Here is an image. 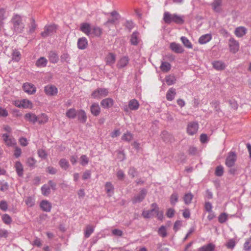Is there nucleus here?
Masks as SVG:
<instances>
[{"instance_id":"nucleus-57","label":"nucleus","mask_w":251,"mask_h":251,"mask_svg":"<svg viewBox=\"0 0 251 251\" xmlns=\"http://www.w3.org/2000/svg\"><path fill=\"white\" fill-rule=\"evenodd\" d=\"M36 27V25L35 23V20L33 19L31 20V25L29 30V32L32 33L34 32Z\"/></svg>"},{"instance_id":"nucleus-60","label":"nucleus","mask_w":251,"mask_h":251,"mask_svg":"<svg viewBox=\"0 0 251 251\" xmlns=\"http://www.w3.org/2000/svg\"><path fill=\"white\" fill-rule=\"evenodd\" d=\"M235 245V242L233 239L228 241L226 244V247L229 249H233Z\"/></svg>"},{"instance_id":"nucleus-5","label":"nucleus","mask_w":251,"mask_h":251,"mask_svg":"<svg viewBox=\"0 0 251 251\" xmlns=\"http://www.w3.org/2000/svg\"><path fill=\"white\" fill-rule=\"evenodd\" d=\"M230 51L233 53L237 52L239 49V44L234 38H231L229 40Z\"/></svg>"},{"instance_id":"nucleus-22","label":"nucleus","mask_w":251,"mask_h":251,"mask_svg":"<svg viewBox=\"0 0 251 251\" xmlns=\"http://www.w3.org/2000/svg\"><path fill=\"white\" fill-rule=\"evenodd\" d=\"M212 39L210 34H206L201 36L199 39V43L200 44H204L209 42Z\"/></svg>"},{"instance_id":"nucleus-51","label":"nucleus","mask_w":251,"mask_h":251,"mask_svg":"<svg viewBox=\"0 0 251 251\" xmlns=\"http://www.w3.org/2000/svg\"><path fill=\"white\" fill-rule=\"evenodd\" d=\"M20 52L17 50H14L12 53L13 59L16 61H19L20 59Z\"/></svg>"},{"instance_id":"nucleus-6","label":"nucleus","mask_w":251,"mask_h":251,"mask_svg":"<svg viewBox=\"0 0 251 251\" xmlns=\"http://www.w3.org/2000/svg\"><path fill=\"white\" fill-rule=\"evenodd\" d=\"M147 193V191L145 189H142L138 194L134 197L132 200L133 202L137 203L141 202L145 199Z\"/></svg>"},{"instance_id":"nucleus-28","label":"nucleus","mask_w":251,"mask_h":251,"mask_svg":"<svg viewBox=\"0 0 251 251\" xmlns=\"http://www.w3.org/2000/svg\"><path fill=\"white\" fill-rule=\"evenodd\" d=\"M139 41V33L137 31L133 32L130 38V42L132 45H137Z\"/></svg>"},{"instance_id":"nucleus-17","label":"nucleus","mask_w":251,"mask_h":251,"mask_svg":"<svg viewBox=\"0 0 251 251\" xmlns=\"http://www.w3.org/2000/svg\"><path fill=\"white\" fill-rule=\"evenodd\" d=\"M91 112L95 116H98L100 112V108L98 103H94L90 107Z\"/></svg>"},{"instance_id":"nucleus-2","label":"nucleus","mask_w":251,"mask_h":251,"mask_svg":"<svg viewBox=\"0 0 251 251\" xmlns=\"http://www.w3.org/2000/svg\"><path fill=\"white\" fill-rule=\"evenodd\" d=\"M11 22L13 25V29L17 33H22L24 28V25L22 22V18L18 15H15L12 19Z\"/></svg>"},{"instance_id":"nucleus-21","label":"nucleus","mask_w":251,"mask_h":251,"mask_svg":"<svg viewBox=\"0 0 251 251\" xmlns=\"http://www.w3.org/2000/svg\"><path fill=\"white\" fill-rule=\"evenodd\" d=\"M139 107V103L136 99H132L128 102V108L131 110H137Z\"/></svg>"},{"instance_id":"nucleus-50","label":"nucleus","mask_w":251,"mask_h":251,"mask_svg":"<svg viewBox=\"0 0 251 251\" xmlns=\"http://www.w3.org/2000/svg\"><path fill=\"white\" fill-rule=\"evenodd\" d=\"M158 232L159 235L161 236L162 237H165L167 236L166 229L164 226H161L159 228Z\"/></svg>"},{"instance_id":"nucleus-38","label":"nucleus","mask_w":251,"mask_h":251,"mask_svg":"<svg viewBox=\"0 0 251 251\" xmlns=\"http://www.w3.org/2000/svg\"><path fill=\"white\" fill-rule=\"evenodd\" d=\"M49 58L50 61L53 63H56L59 59L58 55L54 51H51L50 53Z\"/></svg>"},{"instance_id":"nucleus-35","label":"nucleus","mask_w":251,"mask_h":251,"mask_svg":"<svg viewBox=\"0 0 251 251\" xmlns=\"http://www.w3.org/2000/svg\"><path fill=\"white\" fill-rule=\"evenodd\" d=\"M180 40L186 48L188 49H192L193 48L192 44L187 38L184 36H182L180 38Z\"/></svg>"},{"instance_id":"nucleus-29","label":"nucleus","mask_w":251,"mask_h":251,"mask_svg":"<svg viewBox=\"0 0 251 251\" xmlns=\"http://www.w3.org/2000/svg\"><path fill=\"white\" fill-rule=\"evenodd\" d=\"M105 190L108 196H111L114 193V186L110 182H107L105 184Z\"/></svg>"},{"instance_id":"nucleus-16","label":"nucleus","mask_w":251,"mask_h":251,"mask_svg":"<svg viewBox=\"0 0 251 251\" xmlns=\"http://www.w3.org/2000/svg\"><path fill=\"white\" fill-rule=\"evenodd\" d=\"M152 206L154 208L151 210H144L142 212V215L145 218H150L154 215L155 208L156 207V203H152Z\"/></svg>"},{"instance_id":"nucleus-26","label":"nucleus","mask_w":251,"mask_h":251,"mask_svg":"<svg viewBox=\"0 0 251 251\" xmlns=\"http://www.w3.org/2000/svg\"><path fill=\"white\" fill-rule=\"evenodd\" d=\"M215 248V246L214 244L209 243L199 248L198 251H214Z\"/></svg>"},{"instance_id":"nucleus-4","label":"nucleus","mask_w":251,"mask_h":251,"mask_svg":"<svg viewBox=\"0 0 251 251\" xmlns=\"http://www.w3.org/2000/svg\"><path fill=\"white\" fill-rule=\"evenodd\" d=\"M236 155L234 152H230L226 160V164L228 167H231L235 164Z\"/></svg>"},{"instance_id":"nucleus-1","label":"nucleus","mask_w":251,"mask_h":251,"mask_svg":"<svg viewBox=\"0 0 251 251\" xmlns=\"http://www.w3.org/2000/svg\"><path fill=\"white\" fill-rule=\"evenodd\" d=\"M163 20L167 24L174 22L177 24H182L184 22L183 18L176 14H171L168 12H165L164 14Z\"/></svg>"},{"instance_id":"nucleus-52","label":"nucleus","mask_w":251,"mask_h":251,"mask_svg":"<svg viewBox=\"0 0 251 251\" xmlns=\"http://www.w3.org/2000/svg\"><path fill=\"white\" fill-rule=\"evenodd\" d=\"M178 201V195L176 193H173L170 198V202L172 205H175Z\"/></svg>"},{"instance_id":"nucleus-19","label":"nucleus","mask_w":251,"mask_h":251,"mask_svg":"<svg viewBox=\"0 0 251 251\" xmlns=\"http://www.w3.org/2000/svg\"><path fill=\"white\" fill-rule=\"evenodd\" d=\"M76 116L78 120L82 123H85L87 120V116L85 112L83 110H79L77 112Z\"/></svg>"},{"instance_id":"nucleus-32","label":"nucleus","mask_w":251,"mask_h":251,"mask_svg":"<svg viewBox=\"0 0 251 251\" xmlns=\"http://www.w3.org/2000/svg\"><path fill=\"white\" fill-rule=\"evenodd\" d=\"M5 10L2 8L0 9V31L3 29V21L5 19Z\"/></svg>"},{"instance_id":"nucleus-48","label":"nucleus","mask_w":251,"mask_h":251,"mask_svg":"<svg viewBox=\"0 0 251 251\" xmlns=\"http://www.w3.org/2000/svg\"><path fill=\"white\" fill-rule=\"evenodd\" d=\"M25 202L28 206L32 207L34 205V199L33 197H28L26 199Z\"/></svg>"},{"instance_id":"nucleus-58","label":"nucleus","mask_w":251,"mask_h":251,"mask_svg":"<svg viewBox=\"0 0 251 251\" xmlns=\"http://www.w3.org/2000/svg\"><path fill=\"white\" fill-rule=\"evenodd\" d=\"M137 171L134 168H130L128 171V175L132 177H134L137 175Z\"/></svg>"},{"instance_id":"nucleus-42","label":"nucleus","mask_w":251,"mask_h":251,"mask_svg":"<svg viewBox=\"0 0 251 251\" xmlns=\"http://www.w3.org/2000/svg\"><path fill=\"white\" fill-rule=\"evenodd\" d=\"M59 165L60 167L64 170L67 169L69 166V162L64 158L61 159L59 161Z\"/></svg>"},{"instance_id":"nucleus-24","label":"nucleus","mask_w":251,"mask_h":251,"mask_svg":"<svg viewBox=\"0 0 251 251\" xmlns=\"http://www.w3.org/2000/svg\"><path fill=\"white\" fill-rule=\"evenodd\" d=\"M176 95V89L173 88H170L167 92L166 98L168 100L172 101Z\"/></svg>"},{"instance_id":"nucleus-46","label":"nucleus","mask_w":251,"mask_h":251,"mask_svg":"<svg viewBox=\"0 0 251 251\" xmlns=\"http://www.w3.org/2000/svg\"><path fill=\"white\" fill-rule=\"evenodd\" d=\"M227 220V215L226 213H221L218 217L219 222L221 224L225 223Z\"/></svg>"},{"instance_id":"nucleus-49","label":"nucleus","mask_w":251,"mask_h":251,"mask_svg":"<svg viewBox=\"0 0 251 251\" xmlns=\"http://www.w3.org/2000/svg\"><path fill=\"white\" fill-rule=\"evenodd\" d=\"M224 168L222 166H218L216 167L215 170V175L217 176H221L223 175Z\"/></svg>"},{"instance_id":"nucleus-53","label":"nucleus","mask_w":251,"mask_h":251,"mask_svg":"<svg viewBox=\"0 0 251 251\" xmlns=\"http://www.w3.org/2000/svg\"><path fill=\"white\" fill-rule=\"evenodd\" d=\"M0 209L3 211H6L7 210L8 204L5 201L2 200L0 201Z\"/></svg>"},{"instance_id":"nucleus-11","label":"nucleus","mask_w":251,"mask_h":251,"mask_svg":"<svg viewBox=\"0 0 251 251\" xmlns=\"http://www.w3.org/2000/svg\"><path fill=\"white\" fill-rule=\"evenodd\" d=\"M77 46L79 50H83L86 49L88 46L87 39L84 37L79 38L77 41Z\"/></svg>"},{"instance_id":"nucleus-62","label":"nucleus","mask_w":251,"mask_h":251,"mask_svg":"<svg viewBox=\"0 0 251 251\" xmlns=\"http://www.w3.org/2000/svg\"><path fill=\"white\" fill-rule=\"evenodd\" d=\"M40 207L44 210V211H47V201L46 200H43L41 201L40 203Z\"/></svg>"},{"instance_id":"nucleus-12","label":"nucleus","mask_w":251,"mask_h":251,"mask_svg":"<svg viewBox=\"0 0 251 251\" xmlns=\"http://www.w3.org/2000/svg\"><path fill=\"white\" fill-rule=\"evenodd\" d=\"M170 47L174 52L177 53H182L184 50L183 47L180 44L175 42L171 43Z\"/></svg>"},{"instance_id":"nucleus-43","label":"nucleus","mask_w":251,"mask_h":251,"mask_svg":"<svg viewBox=\"0 0 251 251\" xmlns=\"http://www.w3.org/2000/svg\"><path fill=\"white\" fill-rule=\"evenodd\" d=\"M132 139L133 135L129 132H127L126 133H125L122 137V139L123 140L126 142H130Z\"/></svg>"},{"instance_id":"nucleus-59","label":"nucleus","mask_w":251,"mask_h":251,"mask_svg":"<svg viewBox=\"0 0 251 251\" xmlns=\"http://www.w3.org/2000/svg\"><path fill=\"white\" fill-rule=\"evenodd\" d=\"M204 207H205V210L207 212H212V206L211 203L210 202H209V201L206 202L205 203Z\"/></svg>"},{"instance_id":"nucleus-55","label":"nucleus","mask_w":251,"mask_h":251,"mask_svg":"<svg viewBox=\"0 0 251 251\" xmlns=\"http://www.w3.org/2000/svg\"><path fill=\"white\" fill-rule=\"evenodd\" d=\"M156 215L158 219L160 220H162L164 218L163 212L162 211H159L158 208L156 206L154 215Z\"/></svg>"},{"instance_id":"nucleus-34","label":"nucleus","mask_w":251,"mask_h":251,"mask_svg":"<svg viewBox=\"0 0 251 251\" xmlns=\"http://www.w3.org/2000/svg\"><path fill=\"white\" fill-rule=\"evenodd\" d=\"M94 227L88 225L86 226V228L84 230V236L85 238H88L90 237L91 234L94 232Z\"/></svg>"},{"instance_id":"nucleus-31","label":"nucleus","mask_w":251,"mask_h":251,"mask_svg":"<svg viewBox=\"0 0 251 251\" xmlns=\"http://www.w3.org/2000/svg\"><path fill=\"white\" fill-rule=\"evenodd\" d=\"M15 167L16 172L19 176H22L23 175V167L20 161H17L15 163Z\"/></svg>"},{"instance_id":"nucleus-37","label":"nucleus","mask_w":251,"mask_h":251,"mask_svg":"<svg viewBox=\"0 0 251 251\" xmlns=\"http://www.w3.org/2000/svg\"><path fill=\"white\" fill-rule=\"evenodd\" d=\"M47 60L44 57L39 58L36 62V65L38 67H44L46 66Z\"/></svg>"},{"instance_id":"nucleus-14","label":"nucleus","mask_w":251,"mask_h":251,"mask_svg":"<svg viewBox=\"0 0 251 251\" xmlns=\"http://www.w3.org/2000/svg\"><path fill=\"white\" fill-rule=\"evenodd\" d=\"M114 103L113 100L111 98H106L102 100L100 102L101 106L104 109H108L113 106Z\"/></svg>"},{"instance_id":"nucleus-45","label":"nucleus","mask_w":251,"mask_h":251,"mask_svg":"<svg viewBox=\"0 0 251 251\" xmlns=\"http://www.w3.org/2000/svg\"><path fill=\"white\" fill-rule=\"evenodd\" d=\"M244 249L245 251L251 250V237L246 240L244 245Z\"/></svg>"},{"instance_id":"nucleus-33","label":"nucleus","mask_w":251,"mask_h":251,"mask_svg":"<svg viewBox=\"0 0 251 251\" xmlns=\"http://www.w3.org/2000/svg\"><path fill=\"white\" fill-rule=\"evenodd\" d=\"M77 112L75 108L68 109L66 113V116L70 119H74L76 116Z\"/></svg>"},{"instance_id":"nucleus-54","label":"nucleus","mask_w":251,"mask_h":251,"mask_svg":"<svg viewBox=\"0 0 251 251\" xmlns=\"http://www.w3.org/2000/svg\"><path fill=\"white\" fill-rule=\"evenodd\" d=\"M175 78L173 76H168L166 77V81L168 85H171L175 82Z\"/></svg>"},{"instance_id":"nucleus-15","label":"nucleus","mask_w":251,"mask_h":251,"mask_svg":"<svg viewBox=\"0 0 251 251\" xmlns=\"http://www.w3.org/2000/svg\"><path fill=\"white\" fill-rule=\"evenodd\" d=\"M105 60L106 65L112 67L116 61V55L113 53H109L106 55Z\"/></svg>"},{"instance_id":"nucleus-23","label":"nucleus","mask_w":251,"mask_h":251,"mask_svg":"<svg viewBox=\"0 0 251 251\" xmlns=\"http://www.w3.org/2000/svg\"><path fill=\"white\" fill-rule=\"evenodd\" d=\"M101 29L100 28L97 26H93L91 28V30L89 36L91 37H99L101 35Z\"/></svg>"},{"instance_id":"nucleus-13","label":"nucleus","mask_w":251,"mask_h":251,"mask_svg":"<svg viewBox=\"0 0 251 251\" xmlns=\"http://www.w3.org/2000/svg\"><path fill=\"white\" fill-rule=\"evenodd\" d=\"M16 106L19 107H23L25 108H31L32 107V102L26 99H24L22 100L19 103V102L16 103Z\"/></svg>"},{"instance_id":"nucleus-39","label":"nucleus","mask_w":251,"mask_h":251,"mask_svg":"<svg viewBox=\"0 0 251 251\" xmlns=\"http://www.w3.org/2000/svg\"><path fill=\"white\" fill-rule=\"evenodd\" d=\"M58 89L56 86L53 85H50L48 88V95L50 96H55L57 94Z\"/></svg>"},{"instance_id":"nucleus-41","label":"nucleus","mask_w":251,"mask_h":251,"mask_svg":"<svg viewBox=\"0 0 251 251\" xmlns=\"http://www.w3.org/2000/svg\"><path fill=\"white\" fill-rule=\"evenodd\" d=\"M193 195L192 193H189L186 194L184 196V201L186 204H188L191 202L193 199Z\"/></svg>"},{"instance_id":"nucleus-3","label":"nucleus","mask_w":251,"mask_h":251,"mask_svg":"<svg viewBox=\"0 0 251 251\" xmlns=\"http://www.w3.org/2000/svg\"><path fill=\"white\" fill-rule=\"evenodd\" d=\"M109 91L107 88H98L96 89L91 94L93 98L99 100L102 98L105 97L108 95Z\"/></svg>"},{"instance_id":"nucleus-10","label":"nucleus","mask_w":251,"mask_h":251,"mask_svg":"<svg viewBox=\"0 0 251 251\" xmlns=\"http://www.w3.org/2000/svg\"><path fill=\"white\" fill-rule=\"evenodd\" d=\"M129 58L127 56H123L118 61L117 67L119 69H121L125 67L129 63Z\"/></svg>"},{"instance_id":"nucleus-27","label":"nucleus","mask_w":251,"mask_h":251,"mask_svg":"<svg viewBox=\"0 0 251 251\" xmlns=\"http://www.w3.org/2000/svg\"><path fill=\"white\" fill-rule=\"evenodd\" d=\"M247 29L243 26H240L236 28L235 34L238 37H241L246 34Z\"/></svg>"},{"instance_id":"nucleus-36","label":"nucleus","mask_w":251,"mask_h":251,"mask_svg":"<svg viewBox=\"0 0 251 251\" xmlns=\"http://www.w3.org/2000/svg\"><path fill=\"white\" fill-rule=\"evenodd\" d=\"M160 68L162 72H167L171 69V65L167 62L162 61Z\"/></svg>"},{"instance_id":"nucleus-18","label":"nucleus","mask_w":251,"mask_h":251,"mask_svg":"<svg viewBox=\"0 0 251 251\" xmlns=\"http://www.w3.org/2000/svg\"><path fill=\"white\" fill-rule=\"evenodd\" d=\"M91 28L90 25L88 23H82L80 25V29L88 36L90 35Z\"/></svg>"},{"instance_id":"nucleus-64","label":"nucleus","mask_w":251,"mask_h":251,"mask_svg":"<svg viewBox=\"0 0 251 251\" xmlns=\"http://www.w3.org/2000/svg\"><path fill=\"white\" fill-rule=\"evenodd\" d=\"M121 134V132L119 129H116L110 133V136L112 138L116 137L119 136Z\"/></svg>"},{"instance_id":"nucleus-47","label":"nucleus","mask_w":251,"mask_h":251,"mask_svg":"<svg viewBox=\"0 0 251 251\" xmlns=\"http://www.w3.org/2000/svg\"><path fill=\"white\" fill-rule=\"evenodd\" d=\"M89 162V159L85 155H82L80 157V163L82 166H86Z\"/></svg>"},{"instance_id":"nucleus-61","label":"nucleus","mask_w":251,"mask_h":251,"mask_svg":"<svg viewBox=\"0 0 251 251\" xmlns=\"http://www.w3.org/2000/svg\"><path fill=\"white\" fill-rule=\"evenodd\" d=\"M113 235L118 236H122L123 235V231L118 229H114L112 231Z\"/></svg>"},{"instance_id":"nucleus-44","label":"nucleus","mask_w":251,"mask_h":251,"mask_svg":"<svg viewBox=\"0 0 251 251\" xmlns=\"http://www.w3.org/2000/svg\"><path fill=\"white\" fill-rule=\"evenodd\" d=\"M2 220L3 223L6 225H9L11 223L12 220L10 216L7 214H4L2 217Z\"/></svg>"},{"instance_id":"nucleus-63","label":"nucleus","mask_w":251,"mask_h":251,"mask_svg":"<svg viewBox=\"0 0 251 251\" xmlns=\"http://www.w3.org/2000/svg\"><path fill=\"white\" fill-rule=\"evenodd\" d=\"M91 177V172L89 170L86 171L83 174L82 178L84 180L90 178Z\"/></svg>"},{"instance_id":"nucleus-30","label":"nucleus","mask_w":251,"mask_h":251,"mask_svg":"<svg viewBox=\"0 0 251 251\" xmlns=\"http://www.w3.org/2000/svg\"><path fill=\"white\" fill-rule=\"evenodd\" d=\"M25 118L26 121H28L32 123H35L37 121V118L36 116L33 113H26L25 116Z\"/></svg>"},{"instance_id":"nucleus-40","label":"nucleus","mask_w":251,"mask_h":251,"mask_svg":"<svg viewBox=\"0 0 251 251\" xmlns=\"http://www.w3.org/2000/svg\"><path fill=\"white\" fill-rule=\"evenodd\" d=\"M57 29V25H56L52 24L48 25V36L56 33Z\"/></svg>"},{"instance_id":"nucleus-56","label":"nucleus","mask_w":251,"mask_h":251,"mask_svg":"<svg viewBox=\"0 0 251 251\" xmlns=\"http://www.w3.org/2000/svg\"><path fill=\"white\" fill-rule=\"evenodd\" d=\"M36 162V161L33 157L28 158L26 162L27 165L30 167H34Z\"/></svg>"},{"instance_id":"nucleus-8","label":"nucleus","mask_w":251,"mask_h":251,"mask_svg":"<svg viewBox=\"0 0 251 251\" xmlns=\"http://www.w3.org/2000/svg\"><path fill=\"white\" fill-rule=\"evenodd\" d=\"M23 88L25 92L30 95L33 94L36 92V87L33 84L30 83H24Z\"/></svg>"},{"instance_id":"nucleus-20","label":"nucleus","mask_w":251,"mask_h":251,"mask_svg":"<svg viewBox=\"0 0 251 251\" xmlns=\"http://www.w3.org/2000/svg\"><path fill=\"white\" fill-rule=\"evenodd\" d=\"M222 0H214L211 3L213 9L216 12H220L221 10Z\"/></svg>"},{"instance_id":"nucleus-25","label":"nucleus","mask_w":251,"mask_h":251,"mask_svg":"<svg viewBox=\"0 0 251 251\" xmlns=\"http://www.w3.org/2000/svg\"><path fill=\"white\" fill-rule=\"evenodd\" d=\"M110 15L112 16L111 18H109L107 23H115L120 18V15L118 12L116 11H113L110 13Z\"/></svg>"},{"instance_id":"nucleus-9","label":"nucleus","mask_w":251,"mask_h":251,"mask_svg":"<svg viewBox=\"0 0 251 251\" xmlns=\"http://www.w3.org/2000/svg\"><path fill=\"white\" fill-rule=\"evenodd\" d=\"M212 67L217 71L224 70L226 67L224 62L221 60H215L212 62Z\"/></svg>"},{"instance_id":"nucleus-7","label":"nucleus","mask_w":251,"mask_h":251,"mask_svg":"<svg viewBox=\"0 0 251 251\" xmlns=\"http://www.w3.org/2000/svg\"><path fill=\"white\" fill-rule=\"evenodd\" d=\"M199 125L196 122H192L188 124L187 132L189 135H193L197 132Z\"/></svg>"}]
</instances>
